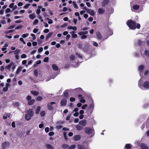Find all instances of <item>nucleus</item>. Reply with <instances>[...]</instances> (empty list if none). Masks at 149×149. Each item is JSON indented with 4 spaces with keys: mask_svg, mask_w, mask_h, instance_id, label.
Here are the masks:
<instances>
[{
    "mask_svg": "<svg viewBox=\"0 0 149 149\" xmlns=\"http://www.w3.org/2000/svg\"><path fill=\"white\" fill-rule=\"evenodd\" d=\"M138 86L141 89H149V81L143 82V80L141 79L139 81Z\"/></svg>",
    "mask_w": 149,
    "mask_h": 149,
    "instance_id": "f257e3e1",
    "label": "nucleus"
},
{
    "mask_svg": "<svg viewBox=\"0 0 149 149\" xmlns=\"http://www.w3.org/2000/svg\"><path fill=\"white\" fill-rule=\"evenodd\" d=\"M127 24L129 27L131 29H134L137 28L139 29L140 27V25L139 24H137L136 25L135 22L131 20H128L127 22Z\"/></svg>",
    "mask_w": 149,
    "mask_h": 149,
    "instance_id": "f03ea898",
    "label": "nucleus"
},
{
    "mask_svg": "<svg viewBox=\"0 0 149 149\" xmlns=\"http://www.w3.org/2000/svg\"><path fill=\"white\" fill-rule=\"evenodd\" d=\"M27 113L25 116V119L28 121L29 120L31 117L33 116V110L32 109H29L26 111Z\"/></svg>",
    "mask_w": 149,
    "mask_h": 149,
    "instance_id": "7ed1b4c3",
    "label": "nucleus"
},
{
    "mask_svg": "<svg viewBox=\"0 0 149 149\" xmlns=\"http://www.w3.org/2000/svg\"><path fill=\"white\" fill-rule=\"evenodd\" d=\"M85 132L88 135H91V136L92 137L94 134V131L93 129L90 127H86L85 128Z\"/></svg>",
    "mask_w": 149,
    "mask_h": 149,
    "instance_id": "20e7f679",
    "label": "nucleus"
},
{
    "mask_svg": "<svg viewBox=\"0 0 149 149\" xmlns=\"http://www.w3.org/2000/svg\"><path fill=\"white\" fill-rule=\"evenodd\" d=\"M88 33V31H82L79 32L78 34L81 36V39H84L87 38V36L86 35Z\"/></svg>",
    "mask_w": 149,
    "mask_h": 149,
    "instance_id": "39448f33",
    "label": "nucleus"
},
{
    "mask_svg": "<svg viewBox=\"0 0 149 149\" xmlns=\"http://www.w3.org/2000/svg\"><path fill=\"white\" fill-rule=\"evenodd\" d=\"M55 104L56 103L54 102L48 103L47 104V106L48 109L49 110H52L53 109V105Z\"/></svg>",
    "mask_w": 149,
    "mask_h": 149,
    "instance_id": "423d86ee",
    "label": "nucleus"
},
{
    "mask_svg": "<svg viewBox=\"0 0 149 149\" xmlns=\"http://www.w3.org/2000/svg\"><path fill=\"white\" fill-rule=\"evenodd\" d=\"M144 68V66L143 65H140L139 67V70L140 72V75L141 76H143V70Z\"/></svg>",
    "mask_w": 149,
    "mask_h": 149,
    "instance_id": "0eeeda50",
    "label": "nucleus"
},
{
    "mask_svg": "<svg viewBox=\"0 0 149 149\" xmlns=\"http://www.w3.org/2000/svg\"><path fill=\"white\" fill-rule=\"evenodd\" d=\"M67 102V100L66 98H63L61 100V104L62 106H65Z\"/></svg>",
    "mask_w": 149,
    "mask_h": 149,
    "instance_id": "6e6552de",
    "label": "nucleus"
},
{
    "mask_svg": "<svg viewBox=\"0 0 149 149\" xmlns=\"http://www.w3.org/2000/svg\"><path fill=\"white\" fill-rule=\"evenodd\" d=\"M87 120H82L80 121L79 122V124L81 125L83 127L86 125V124Z\"/></svg>",
    "mask_w": 149,
    "mask_h": 149,
    "instance_id": "1a4fd4ad",
    "label": "nucleus"
},
{
    "mask_svg": "<svg viewBox=\"0 0 149 149\" xmlns=\"http://www.w3.org/2000/svg\"><path fill=\"white\" fill-rule=\"evenodd\" d=\"M87 12L89 13L91 16H94L95 15V12L93 10L90 9H88L87 10Z\"/></svg>",
    "mask_w": 149,
    "mask_h": 149,
    "instance_id": "9d476101",
    "label": "nucleus"
},
{
    "mask_svg": "<svg viewBox=\"0 0 149 149\" xmlns=\"http://www.w3.org/2000/svg\"><path fill=\"white\" fill-rule=\"evenodd\" d=\"M140 147L141 149H148L149 148L147 145L144 143H141L140 145Z\"/></svg>",
    "mask_w": 149,
    "mask_h": 149,
    "instance_id": "9b49d317",
    "label": "nucleus"
},
{
    "mask_svg": "<svg viewBox=\"0 0 149 149\" xmlns=\"http://www.w3.org/2000/svg\"><path fill=\"white\" fill-rule=\"evenodd\" d=\"M67 29L68 30L72 29L74 31H76L77 30V28L76 26H68Z\"/></svg>",
    "mask_w": 149,
    "mask_h": 149,
    "instance_id": "f8f14e48",
    "label": "nucleus"
},
{
    "mask_svg": "<svg viewBox=\"0 0 149 149\" xmlns=\"http://www.w3.org/2000/svg\"><path fill=\"white\" fill-rule=\"evenodd\" d=\"M13 64V62H11L8 65L6 66L5 67V69L8 70L9 71L10 70V68L12 66Z\"/></svg>",
    "mask_w": 149,
    "mask_h": 149,
    "instance_id": "ddd939ff",
    "label": "nucleus"
},
{
    "mask_svg": "<svg viewBox=\"0 0 149 149\" xmlns=\"http://www.w3.org/2000/svg\"><path fill=\"white\" fill-rule=\"evenodd\" d=\"M10 84L7 83L5 85V86L3 88V91H4L6 92L7 91L8 89V87L10 86Z\"/></svg>",
    "mask_w": 149,
    "mask_h": 149,
    "instance_id": "4468645a",
    "label": "nucleus"
},
{
    "mask_svg": "<svg viewBox=\"0 0 149 149\" xmlns=\"http://www.w3.org/2000/svg\"><path fill=\"white\" fill-rule=\"evenodd\" d=\"M81 139V137L79 135H76L74 136L73 139L75 141H79Z\"/></svg>",
    "mask_w": 149,
    "mask_h": 149,
    "instance_id": "2eb2a0df",
    "label": "nucleus"
},
{
    "mask_svg": "<svg viewBox=\"0 0 149 149\" xmlns=\"http://www.w3.org/2000/svg\"><path fill=\"white\" fill-rule=\"evenodd\" d=\"M82 89L81 88H76L73 90V92L76 93H77L81 91Z\"/></svg>",
    "mask_w": 149,
    "mask_h": 149,
    "instance_id": "dca6fc26",
    "label": "nucleus"
},
{
    "mask_svg": "<svg viewBox=\"0 0 149 149\" xmlns=\"http://www.w3.org/2000/svg\"><path fill=\"white\" fill-rule=\"evenodd\" d=\"M76 128L77 130L81 131L83 129V127L81 125H77L76 126Z\"/></svg>",
    "mask_w": 149,
    "mask_h": 149,
    "instance_id": "f3484780",
    "label": "nucleus"
},
{
    "mask_svg": "<svg viewBox=\"0 0 149 149\" xmlns=\"http://www.w3.org/2000/svg\"><path fill=\"white\" fill-rule=\"evenodd\" d=\"M132 145L130 144H126L124 148V149H130L132 147Z\"/></svg>",
    "mask_w": 149,
    "mask_h": 149,
    "instance_id": "a211bd4d",
    "label": "nucleus"
},
{
    "mask_svg": "<svg viewBox=\"0 0 149 149\" xmlns=\"http://www.w3.org/2000/svg\"><path fill=\"white\" fill-rule=\"evenodd\" d=\"M69 92V90H66L64 92V95L65 97H68Z\"/></svg>",
    "mask_w": 149,
    "mask_h": 149,
    "instance_id": "6ab92c4d",
    "label": "nucleus"
},
{
    "mask_svg": "<svg viewBox=\"0 0 149 149\" xmlns=\"http://www.w3.org/2000/svg\"><path fill=\"white\" fill-rule=\"evenodd\" d=\"M52 68L55 71H57L58 70V68L57 66L55 64L53 65H52Z\"/></svg>",
    "mask_w": 149,
    "mask_h": 149,
    "instance_id": "aec40b11",
    "label": "nucleus"
},
{
    "mask_svg": "<svg viewBox=\"0 0 149 149\" xmlns=\"http://www.w3.org/2000/svg\"><path fill=\"white\" fill-rule=\"evenodd\" d=\"M41 63V61L40 60H38L35 62L33 64V67H34L37 66V65L38 64H40Z\"/></svg>",
    "mask_w": 149,
    "mask_h": 149,
    "instance_id": "412c9836",
    "label": "nucleus"
},
{
    "mask_svg": "<svg viewBox=\"0 0 149 149\" xmlns=\"http://www.w3.org/2000/svg\"><path fill=\"white\" fill-rule=\"evenodd\" d=\"M105 11L104 9L102 8H99L98 9V12L100 14H103Z\"/></svg>",
    "mask_w": 149,
    "mask_h": 149,
    "instance_id": "4be33fe9",
    "label": "nucleus"
},
{
    "mask_svg": "<svg viewBox=\"0 0 149 149\" xmlns=\"http://www.w3.org/2000/svg\"><path fill=\"white\" fill-rule=\"evenodd\" d=\"M35 100L34 99L31 100L28 102V104L29 105H32L35 102Z\"/></svg>",
    "mask_w": 149,
    "mask_h": 149,
    "instance_id": "5701e85b",
    "label": "nucleus"
},
{
    "mask_svg": "<svg viewBox=\"0 0 149 149\" xmlns=\"http://www.w3.org/2000/svg\"><path fill=\"white\" fill-rule=\"evenodd\" d=\"M62 148L64 149H66L68 148L69 146L68 144H63L61 146Z\"/></svg>",
    "mask_w": 149,
    "mask_h": 149,
    "instance_id": "b1692460",
    "label": "nucleus"
},
{
    "mask_svg": "<svg viewBox=\"0 0 149 149\" xmlns=\"http://www.w3.org/2000/svg\"><path fill=\"white\" fill-rule=\"evenodd\" d=\"M47 148L48 149H54V148L52 146L49 144H47L46 145Z\"/></svg>",
    "mask_w": 149,
    "mask_h": 149,
    "instance_id": "393cba45",
    "label": "nucleus"
},
{
    "mask_svg": "<svg viewBox=\"0 0 149 149\" xmlns=\"http://www.w3.org/2000/svg\"><path fill=\"white\" fill-rule=\"evenodd\" d=\"M22 69V67L19 66L17 69L16 73L17 74H18Z\"/></svg>",
    "mask_w": 149,
    "mask_h": 149,
    "instance_id": "a878e982",
    "label": "nucleus"
},
{
    "mask_svg": "<svg viewBox=\"0 0 149 149\" xmlns=\"http://www.w3.org/2000/svg\"><path fill=\"white\" fill-rule=\"evenodd\" d=\"M41 107L40 106H38L37 107V109L36 110V114L39 113L40 111Z\"/></svg>",
    "mask_w": 149,
    "mask_h": 149,
    "instance_id": "bb28decb",
    "label": "nucleus"
},
{
    "mask_svg": "<svg viewBox=\"0 0 149 149\" xmlns=\"http://www.w3.org/2000/svg\"><path fill=\"white\" fill-rule=\"evenodd\" d=\"M96 35L97 38L99 39H101L102 36L101 34L99 32H97L96 33Z\"/></svg>",
    "mask_w": 149,
    "mask_h": 149,
    "instance_id": "cd10ccee",
    "label": "nucleus"
},
{
    "mask_svg": "<svg viewBox=\"0 0 149 149\" xmlns=\"http://www.w3.org/2000/svg\"><path fill=\"white\" fill-rule=\"evenodd\" d=\"M78 149H87L85 146L80 145H78Z\"/></svg>",
    "mask_w": 149,
    "mask_h": 149,
    "instance_id": "c85d7f7f",
    "label": "nucleus"
},
{
    "mask_svg": "<svg viewBox=\"0 0 149 149\" xmlns=\"http://www.w3.org/2000/svg\"><path fill=\"white\" fill-rule=\"evenodd\" d=\"M70 33L72 34V38H76L77 37V34L74 33V32H70Z\"/></svg>",
    "mask_w": 149,
    "mask_h": 149,
    "instance_id": "c756f323",
    "label": "nucleus"
},
{
    "mask_svg": "<svg viewBox=\"0 0 149 149\" xmlns=\"http://www.w3.org/2000/svg\"><path fill=\"white\" fill-rule=\"evenodd\" d=\"M35 17V15L34 14H32L29 15V17L31 19H34Z\"/></svg>",
    "mask_w": 149,
    "mask_h": 149,
    "instance_id": "7c9ffc66",
    "label": "nucleus"
},
{
    "mask_svg": "<svg viewBox=\"0 0 149 149\" xmlns=\"http://www.w3.org/2000/svg\"><path fill=\"white\" fill-rule=\"evenodd\" d=\"M75 56L72 54L71 55L70 57V59L71 61H74L75 59Z\"/></svg>",
    "mask_w": 149,
    "mask_h": 149,
    "instance_id": "2f4dec72",
    "label": "nucleus"
},
{
    "mask_svg": "<svg viewBox=\"0 0 149 149\" xmlns=\"http://www.w3.org/2000/svg\"><path fill=\"white\" fill-rule=\"evenodd\" d=\"M31 93L35 96L39 94L38 92L33 91H31Z\"/></svg>",
    "mask_w": 149,
    "mask_h": 149,
    "instance_id": "473e14b6",
    "label": "nucleus"
},
{
    "mask_svg": "<svg viewBox=\"0 0 149 149\" xmlns=\"http://www.w3.org/2000/svg\"><path fill=\"white\" fill-rule=\"evenodd\" d=\"M133 8L135 10H138L139 8V6L138 5H134L133 6Z\"/></svg>",
    "mask_w": 149,
    "mask_h": 149,
    "instance_id": "72a5a7b5",
    "label": "nucleus"
},
{
    "mask_svg": "<svg viewBox=\"0 0 149 149\" xmlns=\"http://www.w3.org/2000/svg\"><path fill=\"white\" fill-rule=\"evenodd\" d=\"M34 75L36 77H37L38 76V70L36 69L34 71Z\"/></svg>",
    "mask_w": 149,
    "mask_h": 149,
    "instance_id": "f704fd0d",
    "label": "nucleus"
},
{
    "mask_svg": "<svg viewBox=\"0 0 149 149\" xmlns=\"http://www.w3.org/2000/svg\"><path fill=\"white\" fill-rule=\"evenodd\" d=\"M53 33L52 32H49L46 38L48 39L49 38L53 35Z\"/></svg>",
    "mask_w": 149,
    "mask_h": 149,
    "instance_id": "c9c22d12",
    "label": "nucleus"
},
{
    "mask_svg": "<svg viewBox=\"0 0 149 149\" xmlns=\"http://www.w3.org/2000/svg\"><path fill=\"white\" fill-rule=\"evenodd\" d=\"M89 108L90 110H91L92 111L94 109V104L93 103H92L90 104Z\"/></svg>",
    "mask_w": 149,
    "mask_h": 149,
    "instance_id": "e433bc0d",
    "label": "nucleus"
},
{
    "mask_svg": "<svg viewBox=\"0 0 149 149\" xmlns=\"http://www.w3.org/2000/svg\"><path fill=\"white\" fill-rule=\"evenodd\" d=\"M9 143H8L5 142L3 143L2 146L4 148H5L6 147V146L8 145Z\"/></svg>",
    "mask_w": 149,
    "mask_h": 149,
    "instance_id": "4c0bfd02",
    "label": "nucleus"
},
{
    "mask_svg": "<svg viewBox=\"0 0 149 149\" xmlns=\"http://www.w3.org/2000/svg\"><path fill=\"white\" fill-rule=\"evenodd\" d=\"M73 6H74V7L75 8L77 9L78 8V7L75 1H73Z\"/></svg>",
    "mask_w": 149,
    "mask_h": 149,
    "instance_id": "58836bf2",
    "label": "nucleus"
},
{
    "mask_svg": "<svg viewBox=\"0 0 149 149\" xmlns=\"http://www.w3.org/2000/svg\"><path fill=\"white\" fill-rule=\"evenodd\" d=\"M148 52L147 51H145L143 53L142 52H141V54L142 55H148V56L149 58V54H148Z\"/></svg>",
    "mask_w": 149,
    "mask_h": 149,
    "instance_id": "ea45409f",
    "label": "nucleus"
},
{
    "mask_svg": "<svg viewBox=\"0 0 149 149\" xmlns=\"http://www.w3.org/2000/svg\"><path fill=\"white\" fill-rule=\"evenodd\" d=\"M45 111H41L40 112V116L42 117L44 116L45 115Z\"/></svg>",
    "mask_w": 149,
    "mask_h": 149,
    "instance_id": "a19ab883",
    "label": "nucleus"
},
{
    "mask_svg": "<svg viewBox=\"0 0 149 149\" xmlns=\"http://www.w3.org/2000/svg\"><path fill=\"white\" fill-rule=\"evenodd\" d=\"M108 2V0H105L102 3L103 6H104L107 4Z\"/></svg>",
    "mask_w": 149,
    "mask_h": 149,
    "instance_id": "79ce46f5",
    "label": "nucleus"
},
{
    "mask_svg": "<svg viewBox=\"0 0 149 149\" xmlns=\"http://www.w3.org/2000/svg\"><path fill=\"white\" fill-rule=\"evenodd\" d=\"M30 5V4L27 3L25 6H24V8L25 9H27L29 8Z\"/></svg>",
    "mask_w": 149,
    "mask_h": 149,
    "instance_id": "37998d69",
    "label": "nucleus"
},
{
    "mask_svg": "<svg viewBox=\"0 0 149 149\" xmlns=\"http://www.w3.org/2000/svg\"><path fill=\"white\" fill-rule=\"evenodd\" d=\"M86 101V100L84 99L83 97H81L80 100V102L82 103H84Z\"/></svg>",
    "mask_w": 149,
    "mask_h": 149,
    "instance_id": "c03bdc74",
    "label": "nucleus"
},
{
    "mask_svg": "<svg viewBox=\"0 0 149 149\" xmlns=\"http://www.w3.org/2000/svg\"><path fill=\"white\" fill-rule=\"evenodd\" d=\"M38 20L37 19H36L33 22V24L34 25H36L38 23Z\"/></svg>",
    "mask_w": 149,
    "mask_h": 149,
    "instance_id": "a18cd8bd",
    "label": "nucleus"
},
{
    "mask_svg": "<svg viewBox=\"0 0 149 149\" xmlns=\"http://www.w3.org/2000/svg\"><path fill=\"white\" fill-rule=\"evenodd\" d=\"M26 100L27 101H28L31 100V96L30 95H28L27 96L26 98Z\"/></svg>",
    "mask_w": 149,
    "mask_h": 149,
    "instance_id": "49530a36",
    "label": "nucleus"
},
{
    "mask_svg": "<svg viewBox=\"0 0 149 149\" xmlns=\"http://www.w3.org/2000/svg\"><path fill=\"white\" fill-rule=\"evenodd\" d=\"M29 34L28 33H26L23 34L22 35V37L23 38H26L27 37H28L29 36Z\"/></svg>",
    "mask_w": 149,
    "mask_h": 149,
    "instance_id": "de8ad7c7",
    "label": "nucleus"
},
{
    "mask_svg": "<svg viewBox=\"0 0 149 149\" xmlns=\"http://www.w3.org/2000/svg\"><path fill=\"white\" fill-rule=\"evenodd\" d=\"M75 147L76 146L74 145H73L69 147L68 149H74L75 148Z\"/></svg>",
    "mask_w": 149,
    "mask_h": 149,
    "instance_id": "09e8293b",
    "label": "nucleus"
},
{
    "mask_svg": "<svg viewBox=\"0 0 149 149\" xmlns=\"http://www.w3.org/2000/svg\"><path fill=\"white\" fill-rule=\"evenodd\" d=\"M47 19L48 20V24H51L52 23L53 21L51 19H49L48 18H47Z\"/></svg>",
    "mask_w": 149,
    "mask_h": 149,
    "instance_id": "8fccbe9b",
    "label": "nucleus"
},
{
    "mask_svg": "<svg viewBox=\"0 0 149 149\" xmlns=\"http://www.w3.org/2000/svg\"><path fill=\"white\" fill-rule=\"evenodd\" d=\"M48 61H49V58L47 57H45L43 60V61L44 62H48Z\"/></svg>",
    "mask_w": 149,
    "mask_h": 149,
    "instance_id": "3c124183",
    "label": "nucleus"
},
{
    "mask_svg": "<svg viewBox=\"0 0 149 149\" xmlns=\"http://www.w3.org/2000/svg\"><path fill=\"white\" fill-rule=\"evenodd\" d=\"M22 27V26L21 25L17 26L15 28V29L16 30L19 29Z\"/></svg>",
    "mask_w": 149,
    "mask_h": 149,
    "instance_id": "603ef678",
    "label": "nucleus"
},
{
    "mask_svg": "<svg viewBox=\"0 0 149 149\" xmlns=\"http://www.w3.org/2000/svg\"><path fill=\"white\" fill-rule=\"evenodd\" d=\"M20 52V50L18 49L16 50L14 52L15 54H18Z\"/></svg>",
    "mask_w": 149,
    "mask_h": 149,
    "instance_id": "864d4df0",
    "label": "nucleus"
},
{
    "mask_svg": "<svg viewBox=\"0 0 149 149\" xmlns=\"http://www.w3.org/2000/svg\"><path fill=\"white\" fill-rule=\"evenodd\" d=\"M42 97L40 96H38L37 98V100L38 101H41L42 99Z\"/></svg>",
    "mask_w": 149,
    "mask_h": 149,
    "instance_id": "5fc2aeb1",
    "label": "nucleus"
},
{
    "mask_svg": "<svg viewBox=\"0 0 149 149\" xmlns=\"http://www.w3.org/2000/svg\"><path fill=\"white\" fill-rule=\"evenodd\" d=\"M14 31V30H9V31H5L4 32V33H5V34H7V33H11V32H13V31Z\"/></svg>",
    "mask_w": 149,
    "mask_h": 149,
    "instance_id": "6e6d98bb",
    "label": "nucleus"
},
{
    "mask_svg": "<svg viewBox=\"0 0 149 149\" xmlns=\"http://www.w3.org/2000/svg\"><path fill=\"white\" fill-rule=\"evenodd\" d=\"M26 57V55L25 54H23L21 56V58H25Z\"/></svg>",
    "mask_w": 149,
    "mask_h": 149,
    "instance_id": "4d7b16f0",
    "label": "nucleus"
},
{
    "mask_svg": "<svg viewBox=\"0 0 149 149\" xmlns=\"http://www.w3.org/2000/svg\"><path fill=\"white\" fill-rule=\"evenodd\" d=\"M70 100L71 102H73L75 101V99L73 97H71L70 98Z\"/></svg>",
    "mask_w": 149,
    "mask_h": 149,
    "instance_id": "13d9d810",
    "label": "nucleus"
},
{
    "mask_svg": "<svg viewBox=\"0 0 149 149\" xmlns=\"http://www.w3.org/2000/svg\"><path fill=\"white\" fill-rule=\"evenodd\" d=\"M19 40L20 41H22L24 44H26L25 42L24 41L23 39L22 38H19Z\"/></svg>",
    "mask_w": 149,
    "mask_h": 149,
    "instance_id": "bf43d9fd",
    "label": "nucleus"
},
{
    "mask_svg": "<svg viewBox=\"0 0 149 149\" xmlns=\"http://www.w3.org/2000/svg\"><path fill=\"white\" fill-rule=\"evenodd\" d=\"M15 26V25H12V26H10V27H9L7 29H13L14 28Z\"/></svg>",
    "mask_w": 149,
    "mask_h": 149,
    "instance_id": "052dcab7",
    "label": "nucleus"
},
{
    "mask_svg": "<svg viewBox=\"0 0 149 149\" xmlns=\"http://www.w3.org/2000/svg\"><path fill=\"white\" fill-rule=\"evenodd\" d=\"M6 13H8L10 12L11 11L10 9L9 8H7L6 10Z\"/></svg>",
    "mask_w": 149,
    "mask_h": 149,
    "instance_id": "680f3d73",
    "label": "nucleus"
},
{
    "mask_svg": "<svg viewBox=\"0 0 149 149\" xmlns=\"http://www.w3.org/2000/svg\"><path fill=\"white\" fill-rule=\"evenodd\" d=\"M0 22L1 24H6V22L5 20H2L0 21Z\"/></svg>",
    "mask_w": 149,
    "mask_h": 149,
    "instance_id": "e2e57ef3",
    "label": "nucleus"
},
{
    "mask_svg": "<svg viewBox=\"0 0 149 149\" xmlns=\"http://www.w3.org/2000/svg\"><path fill=\"white\" fill-rule=\"evenodd\" d=\"M87 106V104H85L83 105L82 107V109H85L86 108Z\"/></svg>",
    "mask_w": 149,
    "mask_h": 149,
    "instance_id": "0e129e2a",
    "label": "nucleus"
},
{
    "mask_svg": "<svg viewBox=\"0 0 149 149\" xmlns=\"http://www.w3.org/2000/svg\"><path fill=\"white\" fill-rule=\"evenodd\" d=\"M43 50V48L42 47H41L38 50V51L39 52H41Z\"/></svg>",
    "mask_w": 149,
    "mask_h": 149,
    "instance_id": "69168bd1",
    "label": "nucleus"
},
{
    "mask_svg": "<svg viewBox=\"0 0 149 149\" xmlns=\"http://www.w3.org/2000/svg\"><path fill=\"white\" fill-rule=\"evenodd\" d=\"M31 36L32 37V38L33 40H35L36 38L35 35L34 34H31Z\"/></svg>",
    "mask_w": 149,
    "mask_h": 149,
    "instance_id": "338daca9",
    "label": "nucleus"
},
{
    "mask_svg": "<svg viewBox=\"0 0 149 149\" xmlns=\"http://www.w3.org/2000/svg\"><path fill=\"white\" fill-rule=\"evenodd\" d=\"M49 29H46L44 30L43 32L45 33H48L49 32Z\"/></svg>",
    "mask_w": 149,
    "mask_h": 149,
    "instance_id": "774afa93",
    "label": "nucleus"
}]
</instances>
